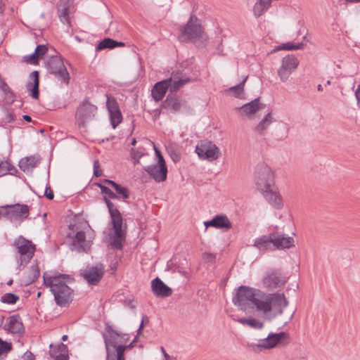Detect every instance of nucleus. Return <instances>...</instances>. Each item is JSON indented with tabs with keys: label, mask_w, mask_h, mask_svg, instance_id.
I'll return each instance as SVG.
<instances>
[{
	"label": "nucleus",
	"mask_w": 360,
	"mask_h": 360,
	"mask_svg": "<svg viewBox=\"0 0 360 360\" xmlns=\"http://www.w3.org/2000/svg\"><path fill=\"white\" fill-rule=\"evenodd\" d=\"M232 302L245 314L257 311L267 320L281 315L288 304L283 293H266L246 285H240L235 289Z\"/></svg>",
	"instance_id": "f257e3e1"
},
{
	"label": "nucleus",
	"mask_w": 360,
	"mask_h": 360,
	"mask_svg": "<svg viewBox=\"0 0 360 360\" xmlns=\"http://www.w3.org/2000/svg\"><path fill=\"white\" fill-rule=\"evenodd\" d=\"M68 278V275L62 274L43 275L44 285L50 288L56 303L62 307L68 306L72 301L73 290L66 284Z\"/></svg>",
	"instance_id": "f03ea898"
},
{
	"label": "nucleus",
	"mask_w": 360,
	"mask_h": 360,
	"mask_svg": "<svg viewBox=\"0 0 360 360\" xmlns=\"http://www.w3.org/2000/svg\"><path fill=\"white\" fill-rule=\"evenodd\" d=\"M180 32L179 38L181 41H192L200 46H204L207 40V35L195 15H191L187 23L181 27Z\"/></svg>",
	"instance_id": "7ed1b4c3"
},
{
	"label": "nucleus",
	"mask_w": 360,
	"mask_h": 360,
	"mask_svg": "<svg viewBox=\"0 0 360 360\" xmlns=\"http://www.w3.org/2000/svg\"><path fill=\"white\" fill-rule=\"evenodd\" d=\"M103 200L108 207L115 231L113 236L111 238L110 243L115 248L121 250L125 240V234L122 230V217L117 208L106 195L103 197Z\"/></svg>",
	"instance_id": "20e7f679"
},
{
	"label": "nucleus",
	"mask_w": 360,
	"mask_h": 360,
	"mask_svg": "<svg viewBox=\"0 0 360 360\" xmlns=\"http://www.w3.org/2000/svg\"><path fill=\"white\" fill-rule=\"evenodd\" d=\"M68 239L69 248L72 251L86 252L91 248V241L86 238V234L82 230V223L69 225Z\"/></svg>",
	"instance_id": "39448f33"
},
{
	"label": "nucleus",
	"mask_w": 360,
	"mask_h": 360,
	"mask_svg": "<svg viewBox=\"0 0 360 360\" xmlns=\"http://www.w3.org/2000/svg\"><path fill=\"white\" fill-rule=\"evenodd\" d=\"M290 342L289 334L282 331L274 333H270L266 338L260 340L258 343L250 344V347L257 352L269 350L276 347H283Z\"/></svg>",
	"instance_id": "423d86ee"
},
{
	"label": "nucleus",
	"mask_w": 360,
	"mask_h": 360,
	"mask_svg": "<svg viewBox=\"0 0 360 360\" xmlns=\"http://www.w3.org/2000/svg\"><path fill=\"white\" fill-rule=\"evenodd\" d=\"M97 107L84 99L78 106L75 112V123L79 129L86 128L87 124L92 122L96 115Z\"/></svg>",
	"instance_id": "0eeeda50"
},
{
	"label": "nucleus",
	"mask_w": 360,
	"mask_h": 360,
	"mask_svg": "<svg viewBox=\"0 0 360 360\" xmlns=\"http://www.w3.org/2000/svg\"><path fill=\"white\" fill-rule=\"evenodd\" d=\"M255 184L261 193L275 186L274 174L270 167L266 164L257 165L255 171Z\"/></svg>",
	"instance_id": "6e6552de"
},
{
	"label": "nucleus",
	"mask_w": 360,
	"mask_h": 360,
	"mask_svg": "<svg viewBox=\"0 0 360 360\" xmlns=\"http://www.w3.org/2000/svg\"><path fill=\"white\" fill-rule=\"evenodd\" d=\"M46 66L49 73L53 75L59 81L65 84L69 83L70 75L61 57L50 58L47 60Z\"/></svg>",
	"instance_id": "1a4fd4ad"
},
{
	"label": "nucleus",
	"mask_w": 360,
	"mask_h": 360,
	"mask_svg": "<svg viewBox=\"0 0 360 360\" xmlns=\"http://www.w3.org/2000/svg\"><path fill=\"white\" fill-rule=\"evenodd\" d=\"M6 209L3 216L11 222L20 224L28 218L30 208L27 205L15 204L2 207Z\"/></svg>",
	"instance_id": "9d476101"
},
{
	"label": "nucleus",
	"mask_w": 360,
	"mask_h": 360,
	"mask_svg": "<svg viewBox=\"0 0 360 360\" xmlns=\"http://www.w3.org/2000/svg\"><path fill=\"white\" fill-rule=\"evenodd\" d=\"M14 246L16 247L20 257V265H25L32 258L35 246L32 244V241L27 240L22 236H20L15 240Z\"/></svg>",
	"instance_id": "9b49d317"
},
{
	"label": "nucleus",
	"mask_w": 360,
	"mask_h": 360,
	"mask_svg": "<svg viewBox=\"0 0 360 360\" xmlns=\"http://www.w3.org/2000/svg\"><path fill=\"white\" fill-rule=\"evenodd\" d=\"M299 65L298 59L293 55H288L283 57L281 65L278 69L277 74L281 81L285 82L288 80L291 74Z\"/></svg>",
	"instance_id": "f8f14e48"
},
{
	"label": "nucleus",
	"mask_w": 360,
	"mask_h": 360,
	"mask_svg": "<svg viewBox=\"0 0 360 360\" xmlns=\"http://www.w3.org/2000/svg\"><path fill=\"white\" fill-rule=\"evenodd\" d=\"M195 152L202 160L214 161L221 155L219 148L211 141L202 142L195 147Z\"/></svg>",
	"instance_id": "ddd939ff"
},
{
	"label": "nucleus",
	"mask_w": 360,
	"mask_h": 360,
	"mask_svg": "<svg viewBox=\"0 0 360 360\" xmlns=\"http://www.w3.org/2000/svg\"><path fill=\"white\" fill-rule=\"evenodd\" d=\"M163 108L173 112H182L186 115L193 114V110L187 101L173 96H168L163 102Z\"/></svg>",
	"instance_id": "4468645a"
},
{
	"label": "nucleus",
	"mask_w": 360,
	"mask_h": 360,
	"mask_svg": "<svg viewBox=\"0 0 360 360\" xmlns=\"http://www.w3.org/2000/svg\"><path fill=\"white\" fill-rule=\"evenodd\" d=\"M106 331L108 335H104L107 353L106 360H117V352H116L117 345L118 344V341H116V338L118 335L117 331L109 325L106 326Z\"/></svg>",
	"instance_id": "2eb2a0df"
},
{
	"label": "nucleus",
	"mask_w": 360,
	"mask_h": 360,
	"mask_svg": "<svg viewBox=\"0 0 360 360\" xmlns=\"http://www.w3.org/2000/svg\"><path fill=\"white\" fill-rule=\"evenodd\" d=\"M106 97V106L110 115V123L112 128L115 129L122 121V115L116 98L108 94Z\"/></svg>",
	"instance_id": "dca6fc26"
},
{
	"label": "nucleus",
	"mask_w": 360,
	"mask_h": 360,
	"mask_svg": "<svg viewBox=\"0 0 360 360\" xmlns=\"http://www.w3.org/2000/svg\"><path fill=\"white\" fill-rule=\"evenodd\" d=\"M105 272L104 266L97 263L85 269L82 273L84 278L89 285H97L103 278Z\"/></svg>",
	"instance_id": "f3484780"
},
{
	"label": "nucleus",
	"mask_w": 360,
	"mask_h": 360,
	"mask_svg": "<svg viewBox=\"0 0 360 360\" xmlns=\"http://www.w3.org/2000/svg\"><path fill=\"white\" fill-rule=\"evenodd\" d=\"M287 279L288 278L280 271L274 270L264 278L263 285L269 290H274L283 287Z\"/></svg>",
	"instance_id": "a211bd4d"
},
{
	"label": "nucleus",
	"mask_w": 360,
	"mask_h": 360,
	"mask_svg": "<svg viewBox=\"0 0 360 360\" xmlns=\"http://www.w3.org/2000/svg\"><path fill=\"white\" fill-rule=\"evenodd\" d=\"M271 236L273 240V248L274 249L280 250L290 248L294 246V238L285 233L278 231H273L271 232Z\"/></svg>",
	"instance_id": "6ab92c4d"
},
{
	"label": "nucleus",
	"mask_w": 360,
	"mask_h": 360,
	"mask_svg": "<svg viewBox=\"0 0 360 360\" xmlns=\"http://www.w3.org/2000/svg\"><path fill=\"white\" fill-rule=\"evenodd\" d=\"M4 328L13 334H22L25 332V328L19 314L9 316L4 324Z\"/></svg>",
	"instance_id": "aec40b11"
},
{
	"label": "nucleus",
	"mask_w": 360,
	"mask_h": 360,
	"mask_svg": "<svg viewBox=\"0 0 360 360\" xmlns=\"http://www.w3.org/2000/svg\"><path fill=\"white\" fill-rule=\"evenodd\" d=\"M143 169L155 182L160 183L167 179V167H162L159 165L153 164L145 167Z\"/></svg>",
	"instance_id": "412c9836"
},
{
	"label": "nucleus",
	"mask_w": 360,
	"mask_h": 360,
	"mask_svg": "<svg viewBox=\"0 0 360 360\" xmlns=\"http://www.w3.org/2000/svg\"><path fill=\"white\" fill-rule=\"evenodd\" d=\"M204 225L206 228L212 226L219 229L229 230L232 227L231 222L225 214H219L210 221H205Z\"/></svg>",
	"instance_id": "4be33fe9"
},
{
	"label": "nucleus",
	"mask_w": 360,
	"mask_h": 360,
	"mask_svg": "<svg viewBox=\"0 0 360 360\" xmlns=\"http://www.w3.org/2000/svg\"><path fill=\"white\" fill-rule=\"evenodd\" d=\"M171 82L172 77L158 82L154 85L151 95L155 101L158 102L164 98L167 90L169 89Z\"/></svg>",
	"instance_id": "5701e85b"
},
{
	"label": "nucleus",
	"mask_w": 360,
	"mask_h": 360,
	"mask_svg": "<svg viewBox=\"0 0 360 360\" xmlns=\"http://www.w3.org/2000/svg\"><path fill=\"white\" fill-rule=\"evenodd\" d=\"M268 202L276 209H281L283 207V200L279 192L275 186L261 193Z\"/></svg>",
	"instance_id": "b1692460"
},
{
	"label": "nucleus",
	"mask_w": 360,
	"mask_h": 360,
	"mask_svg": "<svg viewBox=\"0 0 360 360\" xmlns=\"http://www.w3.org/2000/svg\"><path fill=\"white\" fill-rule=\"evenodd\" d=\"M151 288L153 294L157 297H167L172 293V289L166 285L158 277L152 281Z\"/></svg>",
	"instance_id": "393cba45"
},
{
	"label": "nucleus",
	"mask_w": 360,
	"mask_h": 360,
	"mask_svg": "<svg viewBox=\"0 0 360 360\" xmlns=\"http://www.w3.org/2000/svg\"><path fill=\"white\" fill-rule=\"evenodd\" d=\"M49 354L55 360H69L68 347L62 342L56 345L51 344Z\"/></svg>",
	"instance_id": "a878e982"
},
{
	"label": "nucleus",
	"mask_w": 360,
	"mask_h": 360,
	"mask_svg": "<svg viewBox=\"0 0 360 360\" xmlns=\"http://www.w3.org/2000/svg\"><path fill=\"white\" fill-rule=\"evenodd\" d=\"M265 108V105L260 103L259 98H257L253 101L242 105L238 109L241 111L244 115L250 116L254 115L257 111Z\"/></svg>",
	"instance_id": "bb28decb"
},
{
	"label": "nucleus",
	"mask_w": 360,
	"mask_h": 360,
	"mask_svg": "<svg viewBox=\"0 0 360 360\" xmlns=\"http://www.w3.org/2000/svg\"><path fill=\"white\" fill-rule=\"evenodd\" d=\"M30 79L31 81L28 82L26 84V88L30 93L32 98L37 99L39 98V72L37 71H33L30 75Z\"/></svg>",
	"instance_id": "cd10ccee"
},
{
	"label": "nucleus",
	"mask_w": 360,
	"mask_h": 360,
	"mask_svg": "<svg viewBox=\"0 0 360 360\" xmlns=\"http://www.w3.org/2000/svg\"><path fill=\"white\" fill-rule=\"evenodd\" d=\"M253 246L260 252L271 250L273 248L271 233L257 238L254 241Z\"/></svg>",
	"instance_id": "c85d7f7f"
},
{
	"label": "nucleus",
	"mask_w": 360,
	"mask_h": 360,
	"mask_svg": "<svg viewBox=\"0 0 360 360\" xmlns=\"http://www.w3.org/2000/svg\"><path fill=\"white\" fill-rule=\"evenodd\" d=\"M72 4V0H60L58 6V17L63 23H70L69 10Z\"/></svg>",
	"instance_id": "c756f323"
},
{
	"label": "nucleus",
	"mask_w": 360,
	"mask_h": 360,
	"mask_svg": "<svg viewBox=\"0 0 360 360\" xmlns=\"http://www.w3.org/2000/svg\"><path fill=\"white\" fill-rule=\"evenodd\" d=\"M101 181L111 186L115 189L116 192L115 193L118 195V199L122 198L126 200L129 198V191L127 188L122 186L112 180L104 179Z\"/></svg>",
	"instance_id": "7c9ffc66"
},
{
	"label": "nucleus",
	"mask_w": 360,
	"mask_h": 360,
	"mask_svg": "<svg viewBox=\"0 0 360 360\" xmlns=\"http://www.w3.org/2000/svg\"><path fill=\"white\" fill-rule=\"evenodd\" d=\"M274 121V117H272L271 112H269L258 123V124L255 127V131L259 135L264 134L267 128L271 125V124Z\"/></svg>",
	"instance_id": "2f4dec72"
},
{
	"label": "nucleus",
	"mask_w": 360,
	"mask_h": 360,
	"mask_svg": "<svg viewBox=\"0 0 360 360\" xmlns=\"http://www.w3.org/2000/svg\"><path fill=\"white\" fill-rule=\"evenodd\" d=\"M236 321L238 323L243 325V326H248L250 328L261 330L264 328V323L263 321H260L259 319H257L254 317H249V318H239L237 319H235Z\"/></svg>",
	"instance_id": "473e14b6"
},
{
	"label": "nucleus",
	"mask_w": 360,
	"mask_h": 360,
	"mask_svg": "<svg viewBox=\"0 0 360 360\" xmlns=\"http://www.w3.org/2000/svg\"><path fill=\"white\" fill-rule=\"evenodd\" d=\"M38 163L39 160L35 157H26L20 160L19 167L24 172H30Z\"/></svg>",
	"instance_id": "72a5a7b5"
},
{
	"label": "nucleus",
	"mask_w": 360,
	"mask_h": 360,
	"mask_svg": "<svg viewBox=\"0 0 360 360\" xmlns=\"http://www.w3.org/2000/svg\"><path fill=\"white\" fill-rule=\"evenodd\" d=\"M271 6L269 0H257L253 6V13L256 18L262 15Z\"/></svg>",
	"instance_id": "f704fd0d"
},
{
	"label": "nucleus",
	"mask_w": 360,
	"mask_h": 360,
	"mask_svg": "<svg viewBox=\"0 0 360 360\" xmlns=\"http://www.w3.org/2000/svg\"><path fill=\"white\" fill-rule=\"evenodd\" d=\"M304 46V44L303 43L294 44V43H291V42H288V43L282 44L281 45H279V46L275 47L273 49L272 52L278 51L280 50H288V51L300 50V49H302Z\"/></svg>",
	"instance_id": "c9c22d12"
},
{
	"label": "nucleus",
	"mask_w": 360,
	"mask_h": 360,
	"mask_svg": "<svg viewBox=\"0 0 360 360\" xmlns=\"http://www.w3.org/2000/svg\"><path fill=\"white\" fill-rule=\"evenodd\" d=\"M137 338H138L136 335L134 338V339L133 340V341L127 345H117L116 352H117V360H125V357H124L125 350L127 349L132 348L134 347V343L136 342Z\"/></svg>",
	"instance_id": "e433bc0d"
},
{
	"label": "nucleus",
	"mask_w": 360,
	"mask_h": 360,
	"mask_svg": "<svg viewBox=\"0 0 360 360\" xmlns=\"http://www.w3.org/2000/svg\"><path fill=\"white\" fill-rule=\"evenodd\" d=\"M191 79L188 77H184L179 79L177 80H174L171 82V84L169 86V91L172 92L177 91L180 88H181L186 84L190 82Z\"/></svg>",
	"instance_id": "4c0bfd02"
},
{
	"label": "nucleus",
	"mask_w": 360,
	"mask_h": 360,
	"mask_svg": "<svg viewBox=\"0 0 360 360\" xmlns=\"http://www.w3.org/2000/svg\"><path fill=\"white\" fill-rule=\"evenodd\" d=\"M115 40L110 38H105L101 41L96 47V51H99L105 49H114Z\"/></svg>",
	"instance_id": "58836bf2"
},
{
	"label": "nucleus",
	"mask_w": 360,
	"mask_h": 360,
	"mask_svg": "<svg viewBox=\"0 0 360 360\" xmlns=\"http://www.w3.org/2000/svg\"><path fill=\"white\" fill-rule=\"evenodd\" d=\"M40 275V271L37 265H32L28 275V278L26 281V285L34 283Z\"/></svg>",
	"instance_id": "ea45409f"
},
{
	"label": "nucleus",
	"mask_w": 360,
	"mask_h": 360,
	"mask_svg": "<svg viewBox=\"0 0 360 360\" xmlns=\"http://www.w3.org/2000/svg\"><path fill=\"white\" fill-rule=\"evenodd\" d=\"M247 79L248 77H246L239 84L230 87L228 89V91L233 93L237 98H241L243 94V86Z\"/></svg>",
	"instance_id": "a19ab883"
},
{
	"label": "nucleus",
	"mask_w": 360,
	"mask_h": 360,
	"mask_svg": "<svg viewBox=\"0 0 360 360\" xmlns=\"http://www.w3.org/2000/svg\"><path fill=\"white\" fill-rule=\"evenodd\" d=\"M0 300L2 303L13 304L19 300V297L14 293L8 292L1 296Z\"/></svg>",
	"instance_id": "79ce46f5"
},
{
	"label": "nucleus",
	"mask_w": 360,
	"mask_h": 360,
	"mask_svg": "<svg viewBox=\"0 0 360 360\" xmlns=\"http://www.w3.org/2000/svg\"><path fill=\"white\" fill-rule=\"evenodd\" d=\"M95 185L101 189V192L103 194H105L109 198L118 199L119 197L113 191H112L108 187L104 186L102 183L96 182Z\"/></svg>",
	"instance_id": "37998d69"
},
{
	"label": "nucleus",
	"mask_w": 360,
	"mask_h": 360,
	"mask_svg": "<svg viewBox=\"0 0 360 360\" xmlns=\"http://www.w3.org/2000/svg\"><path fill=\"white\" fill-rule=\"evenodd\" d=\"M12 349V344L6 341H3L0 338V356L4 353H8Z\"/></svg>",
	"instance_id": "c03bdc74"
},
{
	"label": "nucleus",
	"mask_w": 360,
	"mask_h": 360,
	"mask_svg": "<svg viewBox=\"0 0 360 360\" xmlns=\"http://www.w3.org/2000/svg\"><path fill=\"white\" fill-rule=\"evenodd\" d=\"M38 60H39V58L37 57V55L36 54L35 52H34L33 53H32L30 55L25 56L23 57V60L25 63H30V64H34V65L37 64Z\"/></svg>",
	"instance_id": "a18cd8bd"
},
{
	"label": "nucleus",
	"mask_w": 360,
	"mask_h": 360,
	"mask_svg": "<svg viewBox=\"0 0 360 360\" xmlns=\"http://www.w3.org/2000/svg\"><path fill=\"white\" fill-rule=\"evenodd\" d=\"M48 51V48L45 45H38L34 52L37 55V57L39 58L40 57L43 56Z\"/></svg>",
	"instance_id": "49530a36"
},
{
	"label": "nucleus",
	"mask_w": 360,
	"mask_h": 360,
	"mask_svg": "<svg viewBox=\"0 0 360 360\" xmlns=\"http://www.w3.org/2000/svg\"><path fill=\"white\" fill-rule=\"evenodd\" d=\"M118 335L117 336L116 338V341H118V344L119 343H126L129 339V335L128 334H126V333H118Z\"/></svg>",
	"instance_id": "de8ad7c7"
},
{
	"label": "nucleus",
	"mask_w": 360,
	"mask_h": 360,
	"mask_svg": "<svg viewBox=\"0 0 360 360\" xmlns=\"http://www.w3.org/2000/svg\"><path fill=\"white\" fill-rule=\"evenodd\" d=\"M94 174L96 176H101L102 175V170L100 169V165L98 160L94 162Z\"/></svg>",
	"instance_id": "09e8293b"
},
{
	"label": "nucleus",
	"mask_w": 360,
	"mask_h": 360,
	"mask_svg": "<svg viewBox=\"0 0 360 360\" xmlns=\"http://www.w3.org/2000/svg\"><path fill=\"white\" fill-rule=\"evenodd\" d=\"M142 155L143 154L141 152L137 151L135 149H131V158L134 160L135 163L139 162Z\"/></svg>",
	"instance_id": "8fccbe9b"
},
{
	"label": "nucleus",
	"mask_w": 360,
	"mask_h": 360,
	"mask_svg": "<svg viewBox=\"0 0 360 360\" xmlns=\"http://www.w3.org/2000/svg\"><path fill=\"white\" fill-rule=\"evenodd\" d=\"M44 195L49 199V200H53L54 198L53 191L51 188L49 186H46L44 191Z\"/></svg>",
	"instance_id": "3c124183"
},
{
	"label": "nucleus",
	"mask_w": 360,
	"mask_h": 360,
	"mask_svg": "<svg viewBox=\"0 0 360 360\" xmlns=\"http://www.w3.org/2000/svg\"><path fill=\"white\" fill-rule=\"evenodd\" d=\"M203 259L207 262H212L216 259V255L213 253L205 252L203 254Z\"/></svg>",
	"instance_id": "603ef678"
},
{
	"label": "nucleus",
	"mask_w": 360,
	"mask_h": 360,
	"mask_svg": "<svg viewBox=\"0 0 360 360\" xmlns=\"http://www.w3.org/2000/svg\"><path fill=\"white\" fill-rule=\"evenodd\" d=\"M354 95L356 99L357 106L360 108V84L357 86Z\"/></svg>",
	"instance_id": "864d4df0"
},
{
	"label": "nucleus",
	"mask_w": 360,
	"mask_h": 360,
	"mask_svg": "<svg viewBox=\"0 0 360 360\" xmlns=\"http://www.w3.org/2000/svg\"><path fill=\"white\" fill-rule=\"evenodd\" d=\"M5 120L7 122H11L15 120V117L13 113L7 112L5 115Z\"/></svg>",
	"instance_id": "5fc2aeb1"
},
{
	"label": "nucleus",
	"mask_w": 360,
	"mask_h": 360,
	"mask_svg": "<svg viewBox=\"0 0 360 360\" xmlns=\"http://www.w3.org/2000/svg\"><path fill=\"white\" fill-rule=\"evenodd\" d=\"M34 356L32 352L27 351L24 354L23 360H34Z\"/></svg>",
	"instance_id": "6e6d98bb"
},
{
	"label": "nucleus",
	"mask_w": 360,
	"mask_h": 360,
	"mask_svg": "<svg viewBox=\"0 0 360 360\" xmlns=\"http://www.w3.org/2000/svg\"><path fill=\"white\" fill-rule=\"evenodd\" d=\"M155 164L159 165V166H161L162 167H167L163 156L159 157V158H158V162Z\"/></svg>",
	"instance_id": "4d7b16f0"
},
{
	"label": "nucleus",
	"mask_w": 360,
	"mask_h": 360,
	"mask_svg": "<svg viewBox=\"0 0 360 360\" xmlns=\"http://www.w3.org/2000/svg\"><path fill=\"white\" fill-rule=\"evenodd\" d=\"M160 349H161L162 353V354H163V356H164L165 359H169V358H170V356H169V355L166 352V351H165V349H164V347H161V348H160Z\"/></svg>",
	"instance_id": "13d9d810"
},
{
	"label": "nucleus",
	"mask_w": 360,
	"mask_h": 360,
	"mask_svg": "<svg viewBox=\"0 0 360 360\" xmlns=\"http://www.w3.org/2000/svg\"><path fill=\"white\" fill-rule=\"evenodd\" d=\"M148 321H149L148 317L146 315H143L142 316L141 323H143V325H145V324L148 323Z\"/></svg>",
	"instance_id": "bf43d9fd"
},
{
	"label": "nucleus",
	"mask_w": 360,
	"mask_h": 360,
	"mask_svg": "<svg viewBox=\"0 0 360 360\" xmlns=\"http://www.w3.org/2000/svg\"><path fill=\"white\" fill-rule=\"evenodd\" d=\"M143 327H144L143 323H141V324L139 326V328L137 330V335H136L137 336L139 335L141 333V332H142V330L143 329Z\"/></svg>",
	"instance_id": "052dcab7"
},
{
	"label": "nucleus",
	"mask_w": 360,
	"mask_h": 360,
	"mask_svg": "<svg viewBox=\"0 0 360 360\" xmlns=\"http://www.w3.org/2000/svg\"><path fill=\"white\" fill-rule=\"evenodd\" d=\"M154 150H155V155L157 156L158 158H159V157L160 156H162V153H160V151L155 147V146H154Z\"/></svg>",
	"instance_id": "680f3d73"
},
{
	"label": "nucleus",
	"mask_w": 360,
	"mask_h": 360,
	"mask_svg": "<svg viewBox=\"0 0 360 360\" xmlns=\"http://www.w3.org/2000/svg\"><path fill=\"white\" fill-rule=\"evenodd\" d=\"M172 158L174 162H178L180 160V156L177 154H174L172 155Z\"/></svg>",
	"instance_id": "e2e57ef3"
},
{
	"label": "nucleus",
	"mask_w": 360,
	"mask_h": 360,
	"mask_svg": "<svg viewBox=\"0 0 360 360\" xmlns=\"http://www.w3.org/2000/svg\"><path fill=\"white\" fill-rule=\"evenodd\" d=\"M125 46V44L124 42H122V41H115V47H117V46Z\"/></svg>",
	"instance_id": "0e129e2a"
},
{
	"label": "nucleus",
	"mask_w": 360,
	"mask_h": 360,
	"mask_svg": "<svg viewBox=\"0 0 360 360\" xmlns=\"http://www.w3.org/2000/svg\"><path fill=\"white\" fill-rule=\"evenodd\" d=\"M22 117L27 122H30L32 121V117L30 115H25L22 116Z\"/></svg>",
	"instance_id": "69168bd1"
},
{
	"label": "nucleus",
	"mask_w": 360,
	"mask_h": 360,
	"mask_svg": "<svg viewBox=\"0 0 360 360\" xmlns=\"http://www.w3.org/2000/svg\"><path fill=\"white\" fill-rule=\"evenodd\" d=\"M4 4L2 0H0V13H3L4 11Z\"/></svg>",
	"instance_id": "338daca9"
},
{
	"label": "nucleus",
	"mask_w": 360,
	"mask_h": 360,
	"mask_svg": "<svg viewBox=\"0 0 360 360\" xmlns=\"http://www.w3.org/2000/svg\"><path fill=\"white\" fill-rule=\"evenodd\" d=\"M317 90H318L319 91H323V88H322V86H321V84H319V85L317 86Z\"/></svg>",
	"instance_id": "774afa93"
}]
</instances>
